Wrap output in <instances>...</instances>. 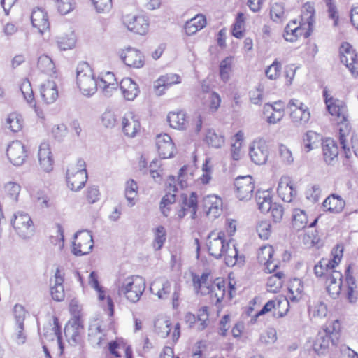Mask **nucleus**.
I'll return each mask as SVG.
<instances>
[{
	"label": "nucleus",
	"mask_w": 358,
	"mask_h": 358,
	"mask_svg": "<svg viewBox=\"0 0 358 358\" xmlns=\"http://www.w3.org/2000/svg\"><path fill=\"white\" fill-rule=\"evenodd\" d=\"M209 273H203L201 276L192 273V281L194 291L201 295L210 294L212 303L220 306L222 299L224 298V279L217 278L211 285H208V280Z\"/></svg>",
	"instance_id": "1"
},
{
	"label": "nucleus",
	"mask_w": 358,
	"mask_h": 358,
	"mask_svg": "<svg viewBox=\"0 0 358 358\" xmlns=\"http://www.w3.org/2000/svg\"><path fill=\"white\" fill-rule=\"evenodd\" d=\"M117 294L131 303L138 302L145 289V280L138 275L119 279L116 283Z\"/></svg>",
	"instance_id": "2"
},
{
	"label": "nucleus",
	"mask_w": 358,
	"mask_h": 358,
	"mask_svg": "<svg viewBox=\"0 0 358 358\" xmlns=\"http://www.w3.org/2000/svg\"><path fill=\"white\" fill-rule=\"evenodd\" d=\"M340 338V323L338 320L331 322L319 331L313 342V348L318 355H323L328 351L330 344L336 345Z\"/></svg>",
	"instance_id": "3"
},
{
	"label": "nucleus",
	"mask_w": 358,
	"mask_h": 358,
	"mask_svg": "<svg viewBox=\"0 0 358 358\" xmlns=\"http://www.w3.org/2000/svg\"><path fill=\"white\" fill-rule=\"evenodd\" d=\"M76 83L85 96H92L98 88L97 80L94 72L87 62L80 63L76 68Z\"/></svg>",
	"instance_id": "4"
},
{
	"label": "nucleus",
	"mask_w": 358,
	"mask_h": 358,
	"mask_svg": "<svg viewBox=\"0 0 358 358\" xmlns=\"http://www.w3.org/2000/svg\"><path fill=\"white\" fill-rule=\"evenodd\" d=\"M314 14V8L311 6H308L306 12L302 14L301 22H299V25L294 27L289 35L286 36L284 38L287 41L294 42L301 36H303L305 38H308L313 31V26L315 22Z\"/></svg>",
	"instance_id": "5"
},
{
	"label": "nucleus",
	"mask_w": 358,
	"mask_h": 358,
	"mask_svg": "<svg viewBox=\"0 0 358 358\" xmlns=\"http://www.w3.org/2000/svg\"><path fill=\"white\" fill-rule=\"evenodd\" d=\"M255 200L262 213H265L271 211L275 222H280L282 220L284 213L283 208L280 204L272 203L270 192L257 190L255 194Z\"/></svg>",
	"instance_id": "6"
},
{
	"label": "nucleus",
	"mask_w": 358,
	"mask_h": 358,
	"mask_svg": "<svg viewBox=\"0 0 358 358\" xmlns=\"http://www.w3.org/2000/svg\"><path fill=\"white\" fill-rule=\"evenodd\" d=\"M87 180L85 162L79 159L76 164H71L67 170L66 182L73 191L82 189Z\"/></svg>",
	"instance_id": "7"
},
{
	"label": "nucleus",
	"mask_w": 358,
	"mask_h": 358,
	"mask_svg": "<svg viewBox=\"0 0 358 358\" xmlns=\"http://www.w3.org/2000/svg\"><path fill=\"white\" fill-rule=\"evenodd\" d=\"M343 254V246L337 244L332 250L331 259H322L318 264L314 266V273L317 277H326V279L331 271L340 263Z\"/></svg>",
	"instance_id": "8"
},
{
	"label": "nucleus",
	"mask_w": 358,
	"mask_h": 358,
	"mask_svg": "<svg viewBox=\"0 0 358 358\" xmlns=\"http://www.w3.org/2000/svg\"><path fill=\"white\" fill-rule=\"evenodd\" d=\"M11 223L20 238L23 239L29 238L34 234V226L29 214L22 211L17 212L14 215Z\"/></svg>",
	"instance_id": "9"
},
{
	"label": "nucleus",
	"mask_w": 358,
	"mask_h": 358,
	"mask_svg": "<svg viewBox=\"0 0 358 358\" xmlns=\"http://www.w3.org/2000/svg\"><path fill=\"white\" fill-rule=\"evenodd\" d=\"M255 183L250 176H238L234 182V192L241 201L250 200L253 195Z\"/></svg>",
	"instance_id": "10"
},
{
	"label": "nucleus",
	"mask_w": 358,
	"mask_h": 358,
	"mask_svg": "<svg viewBox=\"0 0 358 358\" xmlns=\"http://www.w3.org/2000/svg\"><path fill=\"white\" fill-rule=\"evenodd\" d=\"M287 110L296 126L303 125L310 120V114L308 107L298 99H290L287 105Z\"/></svg>",
	"instance_id": "11"
},
{
	"label": "nucleus",
	"mask_w": 358,
	"mask_h": 358,
	"mask_svg": "<svg viewBox=\"0 0 358 358\" xmlns=\"http://www.w3.org/2000/svg\"><path fill=\"white\" fill-rule=\"evenodd\" d=\"M94 241L92 234L88 231H80L75 234L72 252L76 256L89 254L93 249Z\"/></svg>",
	"instance_id": "12"
},
{
	"label": "nucleus",
	"mask_w": 358,
	"mask_h": 358,
	"mask_svg": "<svg viewBox=\"0 0 358 358\" xmlns=\"http://www.w3.org/2000/svg\"><path fill=\"white\" fill-rule=\"evenodd\" d=\"M251 161L257 165L264 164L268 157V146L263 139L252 141L249 148Z\"/></svg>",
	"instance_id": "13"
},
{
	"label": "nucleus",
	"mask_w": 358,
	"mask_h": 358,
	"mask_svg": "<svg viewBox=\"0 0 358 358\" xmlns=\"http://www.w3.org/2000/svg\"><path fill=\"white\" fill-rule=\"evenodd\" d=\"M340 59L352 74H358L357 55L350 43H343L341 45Z\"/></svg>",
	"instance_id": "14"
},
{
	"label": "nucleus",
	"mask_w": 358,
	"mask_h": 358,
	"mask_svg": "<svg viewBox=\"0 0 358 358\" xmlns=\"http://www.w3.org/2000/svg\"><path fill=\"white\" fill-rule=\"evenodd\" d=\"M6 155L9 161L15 166L23 164L27 157L25 146L20 141H13L8 145Z\"/></svg>",
	"instance_id": "15"
},
{
	"label": "nucleus",
	"mask_w": 358,
	"mask_h": 358,
	"mask_svg": "<svg viewBox=\"0 0 358 358\" xmlns=\"http://www.w3.org/2000/svg\"><path fill=\"white\" fill-rule=\"evenodd\" d=\"M121 60L128 66L139 69L144 65V56L138 50L127 48L119 52Z\"/></svg>",
	"instance_id": "16"
},
{
	"label": "nucleus",
	"mask_w": 358,
	"mask_h": 358,
	"mask_svg": "<svg viewBox=\"0 0 358 358\" xmlns=\"http://www.w3.org/2000/svg\"><path fill=\"white\" fill-rule=\"evenodd\" d=\"M123 22L129 30L136 34L143 35L148 31L149 24L145 16L127 15L124 17Z\"/></svg>",
	"instance_id": "17"
},
{
	"label": "nucleus",
	"mask_w": 358,
	"mask_h": 358,
	"mask_svg": "<svg viewBox=\"0 0 358 358\" xmlns=\"http://www.w3.org/2000/svg\"><path fill=\"white\" fill-rule=\"evenodd\" d=\"M156 145L159 155L162 158L167 159L173 156L175 148L169 135L166 134L158 135L156 138Z\"/></svg>",
	"instance_id": "18"
},
{
	"label": "nucleus",
	"mask_w": 358,
	"mask_h": 358,
	"mask_svg": "<svg viewBox=\"0 0 358 358\" xmlns=\"http://www.w3.org/2000/svg\"><path fill=\"white\" fill-rule=\"evenodd\" d=\"M208 248L210 255L216 259L221 257L224 250V234L212 231L208 236Z\"/></svg>",
	"instance_id": "19"
},
{
	"label": "nucleus",
	"mask_w": 358,
	"mask_h": 358,
	"mask_svg": "<svg viewBox=\"0 0 358 358\" xmlns=\"http://www.w3.org/2000/svg\"><path fill=\"white\" fill-rule=\"evenodd\" d=\"M83 327L78 320L69 322L64 328L65 336L71 345H76L80 343Z\"/></svg>",
	"instance_id": "20"
},
{
	"label": "nucleus",
	"mask_w": 358,
	"mask_h": 358,
	"mask_svg": "<svg viewBox=\"0 0 358 358\" xmlns=\"http://www.w3.org/2000/svg\"><path fill=\"white\" fill-rule=\"evenodd\" d=\"M40 95L45 104L53 103L58 98L57 85L54 80H48L40 87Z\"/></svg>",
	"instance_id": "21"
},
{
	"label": "nucleus",
	"mask_w": 358,
	"mask_h": 358,
	"mask_svg": "<svg viewBox=\"0 0 358 358\" xmlns=\"http://www.w3.org/2000/svg\"><path fill=\"white\" fill-rule=\"evenodd\" d=\"M181 79L179 75L176 73H166L161 76L154 83L155 93L161 96L164 93V90L173 85L180 83Z\"/></svg>",
	"instance_id": "22"
},
{
	"label": "nucleus",
	"mask_w": 358,
	"mask_h": 358,
	"mask_svg": "<svg viewBox=\"0 0 358 358\" xmlns=\"http://www.w3.org/2000/svg\"><path fill=\"white\" fill-rule=\"evenodd\" d=\"M98 87L101 88L106 96H111L118 86L113 73L108 71L102 73L97 80Z\"/></svg>",
	"instance_id": "23"
},
{
	"label": "nucleus",
	"mask_w": 358,
	"mask_h": 358,
	"mask_svg": "<svg viewBox=\"0 0 358 358\" xmlns=\"http://www.w3.org/2000/svg\"><path fill=\"white\" fill-rule=\"evenodd\" d=\"M343 275L340 271H331L326 279L327 291L329 294L336 299L341 293Z\"/></svg>",
	"instance_id": "24"
},
{
	"label": "nucleus",
	"mask_w": 358,
	"mask_h": 358,
	"mask_svg": "<svg viewBox=\"0 0 358 358\" xmlns=\"http://www.w3.org/2000/svg\"><path fill=\"white\" fill-rule=\"evenodd\" d=\"M122 125L124 134L129 137H134L141 127L138 117L131 112L123 117Z\"/></svg>",
	"instance_id": "25"
},
{
	"label": "nucleus",
	"mask_w": 358,
	"mask_h": 358,
	"mask_svg": "<svg viewBox=\"0 0 358 358\" xmlns=\"http://www.w3.org/2000/svg\"><path fill=\"white\" fill-rule=\"evenodd\" d=\"M38 161L41 169L45 172H50L53 169V158L50 145L48 143H42L38 150Z\"/></svg>",
	"instance_id": "26"
},
{
	"label": "nucleus",
	"mask_w": 358,
	"mask_h": 358,
	"mask_svg": "<svg viewBox=\"0 0 358 358\" xmlns=\"http://www.w3.org/2000/svg\"><path fill=\"white\" fill-rule=\"evenodd\" d=\"M323 158L328 165H333L337 161L338 148L336 143L331 138L325 139L322 143Z\"/></svg>",
	"instance_id": "27"
},
{
	"label": "nucleus",
	"mask_w": 358,
	"mask_h": 358,
	"mask_svg": "<svg viewBox=\"0 0 358 358\" xmlns=\"http://www.w3.org/2000/svg\"><path fill=\"white\" fill-rule=\"evenodd\" d=\"M278 194L279 196L285 202H291L296 190L292 185L291 178L288 176H282L278 182Z\"/></svg>",
	"instance_id": "28"
},
{
	"label": "nucleus",
	"mask_w": 358,
	"mask_h": 358,
	"mask_svg": "<svg viewBox=\"0 0 358 358\" xmlns=\"http://www.w3.org/2000/svg\"><path fill=\"white\" fill-rule=\"evenodd\" d=\"M33 26L38 29V31L43 34L49 29L50 22L47 13L42 8L34 9L31 16Z\"/></svg>",
	"instance_id": "29"
},
{
	"label": "nucleus",
	"mask_w": 358,
	"mask_h": 358,
	"mask_svg": "<svg viewBox=\"0 0 358 358\" xmlns=\"http://www.w3.org/2000/svg\"><path fill=\"white\" fill-rule=\"evenodd\" d=\"M150 292L160 299H167L171 293V282L163 278L155 279L150 285Z\"/></svg>",
	"instance_id": "30"
},
{
	"label": "nucleus",
	"mask_w": 358,
	"mask_h": 358,
	"mask_svg": "<svg viewBox=\"0 0 358 358\" xmlns=\"http://www.w3.org/2000/svg\"><path fill=\"white\" fill-rule=\"evenodd\" d=\"M182 206L178 211V215L180 218L184 217L188 212H190L192 217L196 214L197 209V195L195 192H192L188 196L187 194H182Z\"/></svg>",
	"instance_id": "31"
},
{
	"label": "nucleus",
	"mask_w": 358,
	"mask_h": 358,
	"mask_svg": "<svg viewBox=\"0 0 358 358\" xmlns=\"http://www.w3.org/2000/svg\"><path fill=\"white\" fill-rule=\"evenodd\" d=\"M243 141V133L242 131H238L231 138L230 157L234 161L231 163V166H236L238 160L241 157V148L242 147V142Z\"/></svg>",
	"instance_id": "32"
},
{
	"label": "nucleus",
	"mask_w": 358,
	"mask_h": 358,
	"mask_svg": "<svg viewBox=\"0 0 358 358\" xmlns=\"http://www.w3.org/2000/svg\"><path fill=\"white\" fill-rule=\"evenodd\" d=\"M43 338L48 341H54L57 338L58 344L60 348H62V334L59 322L56 317L53 318L52 323H49L47 326L43 327Z\"/></svg>",
	"instance_id": "33"
},
{
	"label": "nucleus",
	"mask_w": 358,
	"mask_h": 358,
	"mask_svg": "<svg viewBox=\"0 0 358 358\" xmlns=\"http://www.w3.org/2000/svg\"><path fill=\"white\" fill-rule=\"evenodd\" d=\"M120 87L124 97L129 101L134 100L139 92L137 84L130 78H123Z\"/></svg>",
	"instance_id": "34"
},
{
	"label": "nucleus",
	"mask_w": 358,
	"mask_h": 358,
	"mask_svg": "<svg viewBox=\"0 0 358 358\" xmlns=\"http://www.w3.org/2000/svg\"><path fill=\"white\" fill-rule=\"evenodd\" d=\"M273 252V247L264 246L260 249L258 253L257 258L259 262L266 265V268L268 270L269 273L275 271L278 266L277 264H273L272 258Z\"/></svg>",
	"instance_id": "35"
},
{
	"label": "nucleus",
	"mask_w": 358,
	"mask_h": 358,
	"mask_svg": "<svg viewBox=\"0 0 358 358\" xmlns=\"http://www.w3.org/2000/svg\"><path fill=\"white\" fill-rule=\"evenodd\" d=\"M345 206V201L338 195L332 194L323 202V206L327 211L333 213H341Z\"/></svg>",
	"instance_id": "36"
},
{
	"label": "nucleus",
	"mask_w": 358,
	"mask_h": 358,
	"mask_svg": "<svg viewBox=\"0 0 358 358\" xmlns=\"http://www.w3.org/2000/svg\"><path fill=\"white\" fill-rule=\"evenodd\" d=\"M206 24V16L202 14H198L185 23V32L187 35L192 36L204 28Z\"/></svg>",
	"instance_id": "37"
},
{
	"label": "nucleus",
	"mask_w": 358,
	"mask_h": 358,
	"mask_svg": "<svg viewBox=\"0 0 358 358\" xmlns=\"http://www.w3.org/2000/svg\"><path fill=\"white\" fill-rule=\"evenodd\" d=\"M206 208H208V215L217 217L222 211V200L215 195H208L203 199Z\"/></svg>",
	"instance_id": "38"
},
{
	"label": "nucleus",
	"mask_w": 358,
	"mask_h": 358,
	"mask_svg": "<svg viewBox=\"0 0 358 358\" xmlns=\"http://www.w3.org/2000/svg\"><path fill=\"white\" fill-rule=\"evenodd\" d=\"M37 67L41 71L49 75L52 78H57L55 65L52 59L48 55H43L38 57Z\"/></svg>",
	"instance_id": "39"
},
{
	"label": "nucleus",
	"mask_w": 358,
	"mask_h": 358,
	"mask_svg": "<svg viewBox=\"0 0 358 358\" xmlns=\"http://www.w3.org/2000/svg\"><path fill=\"white\" fill-rule=\"evenodd\" d=\"M138 187L137 182L133 179L127 180L124 187V196L127 201L128 206L133 207L137 202Z\"/></svg>",
	"instance_id": "40"
},
{
	"label": "nucleus",
	"mask_w": 358,
	"mask_h": 358,
	"mask_svg": "<svg viewBox=\"0 0 358 358\" xmlns=\"http://www.w3.org/2000/svg\"><path fill=\"white\" fill-rule=\"evenodd\" d=\"M170 126L176 129H185L187 127L186 115L183 111L170 112L167 116Z\"/></svg>",
	"instance_id": "41"
},
{
	"label": "nucleus",
	"mask_w": 358,
	"mask_h": 358,
	"mask_svg": "<svg viewBox=\"0 0 358 358\" xmlns=\"http://www.w3.org/2000/svg\"><path fill=\"white\" fill-rule=\"evenodd\" d=\"M322 136L312 130L308 131L303 136V142L306 152L318 147L322 141Z\"/></svg>",
	"instance_id": "42"
},
{
	"label": "nucleus",
	"mask_w": 358,
	"mask_h": 358,
	"mask_svg": "<svg viewBox=\"0 0 358 358\" xmlns=\"http://www.w3.org/2000/svg\"><path fill=\"white\" fill-rule=\"evenodd\" d=\"M350 269V266H349L345 270V280L348 286L347 298L350 303H354L357 301L358 292L356 290V280L351 275Z\"/></svg>",
	"instance_id": "43"
},
{
	"label": "nucleus",
	"mask_w": 358,
	"mask_h": 358,
	"mask_svg": "<svg viewBox=\"0 0 358 358\" xmlns=\"http://www.w3.org/2000/svg\"><path fill=\"white\" fill-rule=\"evenodd\" d=\"M89 341L94 346H100L104 338V334L101 329V326L95 322L90 325L88 329Z\"/></svg>",
	"instance_id": "44"
},
{
	"label": "nucleus",
	"mask_w": 358,
	"mask_h": 358,
	"mask_svg": "<svg viewBox=\"0 0 358 358\" xmlns=\"http://www.w3.org/2000/svg\"><path fill=\"white\" fill-rule=\"evenodd\" d=\"M285 278V275L281 271L268 277L266 282L268 291L273 293L278 292L283 285Z\"/></svg>",
	"instance_id": "45"
},
{
	"label": "nucleus",
	"mask_w": 358,
	"mask_h": 358,
	"mask_svg": "<svg viewBox=\"0 0 358 358\" xmlns=\"http://www.w3.org/2000/svg\"><path fill=\"white\" fill-rule=\"evenodd\" d=\"M326 103L328 111L331 115L341 118V121L346 120V108L342 101L336 100L333 103H329V101L326 100Z\"/></svg>",
	"instance_id": "46"
},
{
	"label": "nucleus",
	"mask_w": 358,
	"mask_h": 358,
	"mask_svg": "<svg viewBox=\"0 0 358 358\" xmlns=\"http://www.w3.org/2000/svg\"><path fill=\"white\" fill-rule=\"evenodd\" d=\"M20 89L26 101L36 108L34 94L30 81L28 79H23L20 83ZM35 110L36 111V109Z\"/></svg>",
	"instance_id": "47"
},
{
	"label": "nucleus",
	"mask_w": 358,
	"mask_h": 358,
	"mask_svg": "<svg viewBox=\"0 0 358 358\" xmlns=\"http://www.w3.org/2000/svg\"><path fill=\"white\" fill-rule=\"evenodd\" d=\"M166 194L162 198L161 203L164 205H170L176 201L175 192H177V187L176 185V179L174 176H170L168 180L166 186Z\"/></svg>",
	"instance_id": "48"
},
{
	"label": "nucleus",
	"mask_w": 358,
	"mask_h": 358,
	"mask_svg": "<svg viewBox=\"0 0 358 358\" xmlns=\"http://www.w3.org/2000/svg\"><path fill=\"white\" fill-rule=\"evenodd\" d=\"M23 123L22 116L17 113L9 114L6 120V127L13 132L20 131L22 129Z\"/></svg>",
	"instance_id": "49"
},
{
	"label": "nucleus",
	"mask_w": 358,
	"mask_h": 358,
	"mask_svg": "<svg viewBox=\"0 0 358 358\" xmlns=\"http://www.w3.org/2000/svg\"><path fill=\"white\" fill-rule=\"evenodd\" d=\"M171 322L164 317H160L155 321V331L162 338H166L171 331Z\"/></svg>",
	"instance_id": "50"
},
{
	"label": "nucleus",
	"mask_w": 358,
	"mask_h": 358,
	"mask_svg": "<svg viewBox=\"0 0 358 358\" xmlns=\"http://www.w3.org/2000/svg\"><path fill=\"white\" fill-rule=\"evenodd\" d=\"M308 224V217L306 212L301 209H294L292 214L293 227L299 231L304 229Z\"/></svg>",
	"instance_id": "51"
},
{
	"label": "nucleus",
	"mask_w": 358,
	"mask_h": 358,
	"mask_svg": "<svg viewBox=\"0 0 358 358\" xmlns=\"http://www.w3.org/2000/svg\"><path fill=\"white\" fill-rule=\"evenodd\" d=\"M154 234L152 245L155 250H159L162 248L166 239L165 228L162 225L158 226L155 229Z\"/></svg>",
	"instance_id": "52"
},
{
	"label": "nucleus",
	"mask_w": 358,
	"mask_h": 358,
	"mask_svg": "<svg viewBox=\"0 0 358 358\" xmlns=\"http://www.w3.org/2000/svg\"><path fill=\"white\" fill-rule=\"evenodd\" d=\"M270 16L273 21L281 22L286 19L284 6L280 3H273L270 10Z\"/></svg>",
	"instance_id": "53"
},
{
	"label": "nucleus",
	"mask_w": 358,
	"mask_h": 358,
	"mask_svg": "<svg viewBox=\"0 0 358 358\" xmlns=\"http://www.w3.org/2000/svg\"><path fill=\"white\" fill-rule=\"evenodd\" d=\"M238 250L235 245L230 248L229 243L225 244V265L227 266H234L238 261Z\"/></svg>",
	"instance_id": "54"
},
{
	"label": "nucleus",
	"mask_w": 358,
	"mask_h": 358,
	"mask_svg": "<svg viewBox=\"0 0 358 358\" xmlns=\"http://www.w3.org/2000/svg\"><path fill=\"white\" fill-rule=\"evenodd\" d=\"M244 24V14L240 12L237 14L235 22L233 24L232 35L234 37L241 38L243 36Z\"/></svg>",
	"instance_id": "55"
},
{
	"label": "nucleus",
	"mask_w": 358,
	"mask_h": 358,
	"mask_svg": "<svg viewBox=\"0 0 358 358\" xmlns=\"http://www.w3.org/2000/svg\"><path fill=\"white\" fill-rule=\"evenodd\" d=\"M289 292L292 295L290 299L292 301L298 300V295H301L303 291V282L300 279L294 278L290 281Z\"/></svg>",
	"instance_id": "56"
},
{
	"label": "nucleus",
	"mask_w": 358,
	"mask_h": 358,
	"mask_svg": "<svg viewBox=\"0 0 358 358\" xmlns=\"http://www.w3.org/2000/svg\"><path fill=\"white\" fill-rule=\"evenodd\" d=\"M57 10L62 15H66L76 8L74 0H55Z\"/></svg>",
	"instance_id": "57"
},
{
	"label": "nucleus",
	"mask_w": 358,
	"mask_h": 358,
	"mask_svg": "<svg viewBox=\"0 0 358 358\" xmlns=\"http://www.w3.org/2000/svg\"><path fill=\"white\" fill-rule=\"evenodd\" d=\"M202 175L199 178V181L203 184H208L211 180V174L213 171V166L210 164V159L206 158L202 165Z\"/></svg>",
	"instance_id": "58"
},
{
	"label": "nucleus",
	"mask_w": 358,
	"mask_h": 358,
	"mask_svg": "<svg viewBox=\"0 0 358 358\" xmlns=\"http://www.w3.org/2000/svg\"><path fill=\"white\" fill-rule=\"evenodd\" d=\"M203 98L206 100L210 109L215 110L220 106L221 99L216 92H207L203 94Z\"/></svg>",
	"instance_id": "59"
},
{
	"label": "nucleus",
	"mask_w": 358,
	"mask_h": 358,
	"mask_svg": "<svg viewBox=\"0 0 358 358\" xmlns=\"http://www.w3.org/2000/svg\"><path fill=\"white\" fill-rule=\"evenodd\" d=\"M257 232L261 239L267 240L271 234V224L268 221H261L257 225Z\"/></svg>",
	"instance_id": "60"
},
{
	"label": "nucleus",
	"mask_w": 358,
	"mask_h": 358,
	"mask_svg": "<svg viewBox=\"0 0 358 358\" xmlns=\"http://www.w3.org/2000/svg\"><path fill=\"white\" fill-rule=\"evenodd\" d=\"M281 71V64L278 61H274L273 64L269 66L266 70V76L270 80H275L277 79Z\"/></svg>",
	"instance_id": "61"
},
{
	"label": "nucleus",
	"mask_w": 358,
	"mask_h": 358,
	"mask_svg": "<svg viewBox=\"0 0 358 358\" xmlns=\"http://www.w3.org/2000/svg\"><path fill=\"white\" fill-rule=\"evenodd\" d=\"M5 191L6 194L14 201L17 200L21 187L20 185L14 182H9L5 185Z\"/></svg>",
	"instance_id": "62"
},
{
	"label": "nucleus",
	"mask_w": 358,
	"mask_h": 358,
	"mask_svg": "<svg viewBox=\"0 0 358 358\" xmlns=\"http://www.w3.org/2000/svg\"><path fill=\"white\" fill-rule=\"evenodd\" d=\"M57 44L61 50H66L75 46L76 40L73 37H59L57 40Z\"/></svg>",
	"instance_id": "63"
},
{
	"label": "nucleus",
	"mask_w": 358,
	"mask_h": 358,
	"mask_svg": "<svg viewBox=\"0 0 358 358\" xmlns=\"http://www.w3.org/2000/svg\"><path fill=\"white\" fill-rule=\"evenodd\" d=\"M96 10L99 13L108 12L112 8L111 0H91Z\"/></svg>",
	"instance_id": "64"
}]
</instances>
